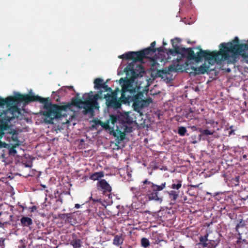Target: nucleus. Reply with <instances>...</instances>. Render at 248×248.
I'll return each instance as SVG.
<instances>
[{
	"mask_svg": "<svg viewBox=\"0 0 248 248\" xmlns=\"http://www.w3.org/2000/svg\"><path fill=\"white\" fill-rule=\"evenodd\" d=\"M181 39L178 38H175L174 39H171V42L173 49H169L167 50L168 54L175 56L176 54H180L183 58H186L188 60H193L196 62H200L202 58L207 61H213L217 64L220 63V49L219 51H210L208 50H203L200 46L197 47L200 50L196 55L195 54L192 48L180 47L177 46Z\"/></svg>",
	"mask_w": 248,
	"mask_h": 248,
	"instance_id": "1",
	"label": "nucleus"
},
{
	"mask_svg": "<svg viewBox=\"0 0 248 248\" xmlns=\"http://www.w3.org/2000/svg\"><path fill=\"white\" fill-rule=\"evenodd\" d=\"M123 81L121 91V99H124V104H129L132 103V106L135 110L147 107L152 103L151 97L144 99V93L140 92L138 93L137 89L134 87L132 82L129 80H125L123 78L120 82Z\"/></svg>",
	"mask_w": 248,
	"mask_h": 248,
	"instance_id": "2",
	"label": "nucleus"
},
{
	"mask_svg": "<svg viewBox=\"0 0 248 248\" xmlns=\"http://www.w3.org/2000/svg\"><path fill=\"white\" fill-rule=\"evenodd\" d=\"M239 38L235 37L231 42L220 44V63L224 61L235 62L239 55L248 58V53L245 51L248 49V39L247 44H239Z\"/></svg>",
	"mask_w": 248,
	"mask_h": 248,
	"instance_id": "3",
	"label": "nucleus"
},
{
	"mask_svg": "<svg viewBox=\"0 0 248 248\" xmlns=\"http://www.w3.org/2000/svg\"><path fill=\"white\" fill-rule=\"evenodd\" d=\"M34 101H38L43 104L44 110L42 111V119L46 124H53L54 119L61 118L62 111L65 110L67 107L66 106L52 104L48 98H42L32 93V102Z\"/></svg>",
	"mask_w": 248,
	"mask_h": 248,
	"instance_id": "4",
	"label": "nucleus"
},
{
	"mask_svg": "<svg viewBox=\"0 0 248 248\" xmlns=\"http://www.w3.org/2000/svg\"><path fill=\"white\" fill-rule=\"evenodd\" d=\"M166 186V182L158 185L146 179L141 182L140 190L141 194L145 196L149 201L161 202L163 201V197L160 195L159 192Z\"/></svg>",
	"mask_w": 248,
	"mask_h": 248,
	"instance_id": "5",
	"label": "nucleus"
},
{
	"mask_svg": "<svg viewBox=\"0 0 248 248\" xmlns=\"http://www.w3.org/2000/svg\"><path fill=\"white\" fill-rule=\"evenodd\" d=\"M72 104L79 108H83L82 112L84 114L93 113L94 108H97L96 106L90 102L87 99L83 101L82 99L76 98L72 100Z\"/></svg>",
	"mask_w": 248,
	"mask_h": 248,
	"instance_id": "6",
	"label": "nucleus"
},
{
	"mask_svg": "<svg viewBox=\"0 0 248 248\" xmlns=\"http://www.w3.org/2000/svg\"><path fill=\"white\" fill-rule=\"evenodd\" d=\"M182 186V181L175 180L172 181V184L169 186V187L172 190L168 191L169 198L171 201L175 202L178 198L180 194V189Z\"/></svg>",
	"mask_w": 248,
	"mask_h": 248,
	"instance_id": "7",
	"label": "nucleus"
},
{
	"mask_svg": "<svg viewBox=\"0 0 248 248\" xmlns=\"http://www.w3.org/2000/svg\"><path fill=\"white\" fill-rule=\"evenodd\" d=\"M106 99V104L108 108L118 109L121 108L122 104H124V99H119L110 96L109 93L103 94V97Z\"/></svg>",
	"mask_w": 248,
	"mask_h": 248,
	"instance_id": "8",
	"label": "nucleus"
},
{
	"mask_svg": "<svg viewBox=\"0 0 248 248\" xmlns=\"http://www.w3.org/2000/svg\"><path fill=\"white\" fill-rule=\"evenodd\" d=\"M124 72L126 75L131 74V78L135 79L138 78L139 76L141 77V74L145 72L143 67L141 65L139 64L137 65L135 69L134 68V64L132 63H129L126 67L124 69Z\"/></svg>",
	"mask_w": 248,
	"mask_h": 248,
	"instance_id": "9",
	"label": "nucleus"
},
{
	"mask_svg": "<svg viewBox=\"0 0 248 248\" xmlns=\"http://www.w3.org/2000/svg\"><path fill=\"white\" fill-rule=\"evenodd\" d=\"M118 57L125 60H133L134 62H141L143 61V59L145 58L144 54L142 53L141 50L136 52H128L119 56Z\"/></svg>",
	"mask_w": 248,
	"mask_h": 248,
	"instance_id": "10",
	"label": "nucleus"
},
{
	"mask_svg": "<svg viewBox=\"0 0 248 248\" xmlns=\"http://www.w3.org/2000/svg\"><path fill=\"white\" fill-rule=\"evenodd\" d=\"M208 236L209 233L207 232L203 236H200L198 245L203 248H215L217 245L218 242L215 240H209Z\"/></svg>",
	"mask_w": 248,
	"mask_h": 248,
	"instance_id": "11",
	"label": "nucleus"
},
{
	"mask_svg": "<svg viewBox=\"0 0 248 248\" xmlns=\"http://www.w3.org/2000/svg\"><path fill=\"white\" fill-rule=\"evenodd\" d=\"M109 121V124L111 123L112 125V127H114L115 124H117V123L120 124V125H122L124 127H126V124L125 122L119 116L117 115L110 114L109 115V119L108 120ZM117 125H116L117 126Z\"/></svg>",
	"mask_w": 248,
	"mask_h": 248,
	"instance_id": "12",
	"label": "nucleus"
},
{
	"mask_svg": "<svg viewBox=\"0 0 248 248\" xmlns=\"http://www.w3.org/2000/svg\"><path fill=\"white\" fill-rule=\"evenodd\" d=\"M103 97V91H99L97 93L94 95H89L87 99L90 102L92 103L93 105L99 108L97 100L99 99H102Z\"/></svg>",
	"mask_w": 248,
	"mask_h": 248,
	"instance_id": "13",
	"label": "nucleus"
},
{
	"mask_svg": "<svg viewBox=\"0 0 248 248\" xmlns=\"http://www.w3.org/2000/svg\"><path fill=\"white\" fill-rule=\"evenodd\" d=\"M98 186L103 190L104 194L109 193L111 191V187L105 179H102L99 181Z\"/></svg>",
	"mask_w": 248,
	"mask_h": 248,
	"instance_id": "14",
	"label": "nucleus"
},
{
	"mask_svg": "<svg viewBox=\"0 0 248 248\" xmlns=\"http://www.w3.org/2000/svg\"><path fill=\"white\" fill-rule=\"evenodd\" d=\"M98 124L105 130H108L110 135H113L114 137L117 136L116 132L113 129V127H110L109 126V121L107 120L105 123L101 121V122H98Z\"/></svg>",
	"mask_w": 248,
	"mask_h": 248,
	"instance_id": "15",
	"label": "nucleus"
},
{
	"mask_svg": "<svg viewBox=\"0 0 248 248\" xmlns=\"http://www.w3.org/2000/svg\"><path fill=\"white\" fill-rule=\"evenodd\" d=\"M9 127L8 128V130L5 131V134L9 133V134L11 135V138L12 140L14 142V147H15L16 146H18L20 144L19 140L18 139V133L16 130H13L11 132H9Z\"/></svg>",
	"mask_w": 248,
	"mask_h": 248,
	"instance_id": "16",
	"label": "nucleus"
},
{
	"mask_svg": "<svg viewBox=\"0 0 248 248\" xmlns=\"http://www.w3.org/2000/svg\"><path fill=\"white\" fill-rule=\"evenodd\" d=\"M209 68V66L203 64L199 67H193L192 69L194 71L196 75H201L207 72Z\"/></svg>",
	"mask_w": 248,
	"mask_h": 248,
	"instance_id": "17",
	"label": "nucleus"
},
{
	"mask_svg": "<svg viewBox=\"0 0 248 248\" xmlns=\"http://www.w3.org/2000/svg\"><path fill=\"white\" fill-rule=\"evenodd\" d=\"M116 132L117 134V137L116 140L118 144H120L121 141H123L125 137V134L124 132H122L121 130L119 129V126H116Z\"/></svg>",
	"mask_w": 248,
	"mask_h": 248,
	"instance_id": "18",
	"label": "nucleus"
},
{
	"mask_svg": "<svg viewBox=\"0 0 248 248\" xmlns=\"http://www.w3.org/2000/svg\"><path fill=\"white\" fill-rule=\"evenodd\" d=\"M105 82L100 78H96L94 80V88L97 90H100Z\"/></svg>",
	"mask_w": 248,
	"mask_h": 248,
	"instance_id": "19",
	"label": "nucleus"
},
{
	"mask_svg": "<svg viewBox=\"0 0 248 248\" xmlns=\"http://www.w3.org/2000/svg\"><path fill=\"white\" fill-rule=\"evenodd\" d=\"M104 173L103 171L96 172L90 175V178L93 180H98L100 178L103 177Z\"/></svg>",
	"mask_w": 248,
	"mask_h": 248,
	"instance_id": "20",
	"label": "nucleus"
},
{
	"mask_svg": "<svg viewBox=\"0 0 248 248\" xmlns=\"http://www.w3.org/2000/svg\"><path fill=\"white\" fill-rule=\"evenodd\" d=\"M141 51L142 53L144 54L145 58H148L149 55H152L155 52V48H151V47H148Z\"/></svg>",
	"mask_w": 248,
	"mask_h": 248,
	"instance_id": "21",
	"label": "nucleus"
},
{
	"mask_svg": "<svg viewBox=\"0 0 248 248\" xmlns=\"http://www.w3.org/2000/svg\"><path fill=\"white\" fill-rule=\"evenodd\" d=\"M81 240L77 238H74L70 242V244L73 246L74 248H79L81 246Z\"/></svg>",
	"mask_w": 248,
	"mask_h": 248,
	"instance_id": "22",
	"label": "nucleus"
},
{
	"mask_svg": "<svg viewBox=\"0 0 248 248\" xmlns=\"http://www.w3.org/2000/svg\"><path fill=\"white\" fill-rule=\"evenodd\" d=\"M20 221L21 225L23 226H30L31 225V218L28 217H22Z\"/></svg>",
	"mask_w": 248,
	"mask_h": 248,
	"instance_id": "23",
	"label": "nucleus"
},
{
	"mask_svg": "<svg viewBox=\"0 0 248 248\" xmlns=\"http://www.w3.org/2000/svg\"><path fill=\"white\" fill-rule=\"evenodd\" d=\"M123 243V239L120 235H116L114 236L113 244L117 246H120Z\"/></svg>",
	"mask_w": 248,
	"mask_h": 248,
	"instance_id": "24",
	"label": "nucleus"
},
{
	"mask_svg": "<svg viewBox=\"0 0 248 248\" xmlns=\"http://www.w3.org/2000/svg\"><path fill=\"white\" fill-rule=\"evenodd\" d=\"M199 131L201 133V135H200V136L202 135H212L215 132L214 130L202 129L201 128L199 129Z\"/></svg>",
	"mask_w": 248,
	"mask_h": 248,
	"instance_id": "25",
	"label": "nucleus"
},
{
	"mask_svg": "<svg viewBox=\"0 0 248 248\" xmlns=\"http://www.w3.org/2000/svg\"><path fill=\"white\" fill-rule=\"evenodd\" d=\"M239 179L240 176H235L234 178H232L230 181L231 186H237L239 185Z\"/></svg>",
	"mask_w": 248,
	"mask_h": 248,
	"instance_id": "26",
	"label": "nucleus"
},
{
	"mask_svg": "<svg viewBox=\"0 0 248 248\" xmlns=\"http://www.w3.org/2000/svg\"><path fill=\"white\" fill-rule=\"evenodd\" d=\"M71 213H67V214H60L59 215V218L61 219L64 221L65 222H67L68 218L71 219Z\"/></svg>",
	"mask_w": 248,
	"mask_h": 248,
	"instance_id": "27",
	"label": "nucleus"
},
{
	"mask_svg": "<svg viewBox=\"0 0 248 248\" xmlns=\"http://www.w3.org/2000/svg\"><path fill=\"white\" fill-rule=\"evenodd\" d=\"M141 245L144 248H146L150 246V242L149 240L145 237L142 238L141 239Z\"/></svg>",
	"mask_w": 248,
	"mask_h": 248,
	"instance_id": "28",
	"label": "nucleus"
},
{
	"mask_svg": "<svg viewBox=\"0 0 248 248\" xmlns=\"http://www.w3.org/2000/svg\"><path fill=\"white\" fill-rule=\"evenodd\" d=\"M187 132L186 128L184 126H180L178 127V134L180 136H184L186 135Z\"/></svg>",
	"mask_w": 248,
	"mask_h": 248,
	"instance_id": "29",
	"label": "nucleus"
},
{
	"mask_svg": "<svg viewBox=\"0 0 248 248\" xmlns=\"http://www.w3.org/2000/svg\"><path fill=\"white\" fill-rule=\"evenodd\" d=\"M101 89H102V90H100L99 91H103V93L107 92V93H109V92L112 91V89L107 85V82L103 84Z\"/></svg>",
	"mask_w": 248,
	"mask_h": 248,
	"instance_id": "30",
	"label": "nucleus"
},
{
	"mask_svg": "<svg viewBox=\"0 0 248 248\" xmlns=\"http://www.w3.org/2000/svg\"><path fill=\"white\" fill-rule=\"evenodd\" d=\"M41 174V171H38L36 170H35L32 169V178L34 177L37 180L38 178H39Z\"/></svg>",
	"mask_w": 248,
	"mask_h": 248,
	"instance_id": "31",
	"label": "nucleus"
},
{
	"mask_svg": "<svg viewBox=\"0 0 248 248\" xmlns=\"http://www.w3.org/2000/svg\"><path fill=\"white\" fill-rule=\"evenodd\" d=\"M205 123L206 124H210L213 128L217 127L218 125V123L217 122H215L214 120H206Z\"/></svg>",
	"mask_w": 248,
	"mask_h": 248,
	"instance_id": "32",
	"label": "nucleus"
},
{
	"mask_svg": "<svg viewBox=\"0 0 248 248\" xmlns=\"http://www.w3.org/2000/svg\"><path fill=\"white\" fill-rule=\"evenodd\" d=\"M119 90L118 88H117L114 91L112 90L111 92H109V95L110 96H113L114 97H116V98H117V94H118V92H119Z\"/></svg>",
	"mask_w": 248,
	"mask_h": 248,
	"instance_id": "33",
	"label": "nucleus"
},
{
	"mask_svg": "<svg viewBox=\"0 0 248 248\" xmlns=\"http://www.w3.org/2000/svg\"><path fill=\"white\" fill-rule=\"evenodd\" d=\"M71 219L68 218V220H67V223H70L71 225H74V224L76 223V220L73 217V216L72 214H71V217H70Z\"/></svg>",
	"mask_w": 248,
	"mask_h": 248,
	"instance_id": "34",
	"label": "nucleus"
},
{
	"mask_svg": "<svg viewBox=\"0 0 248 248\" xmlns=\"http://www.w3.org/2000/svg\"><path fill=\"white\" fill-rule=\"evenodd\" d=\"M155 49V52L158 51V52H165L164 50L166 49L165 48H164L162 46L157 47Z\"/></svg>",
	"mask_w": 248,
	"mask_h": 248,
	"instance_id": "35",
	"label": "nucleus"
},
{
	"mask_svg": "<svg viewBox=\"0 0 248 248\" xmlns=\"http://www.w3.org/2000/svg\"><path fill=\"white\" fill-rule=\"evenodd\" d=\"M98 122H101L100 120H93V124L92 125V127L94 128V127H95L96 125H99V124H98Z\"/></svg>",
	"mask_w": 248,
	"mask_h": 248,
	"instance_id": "36",
	"label": "nucleus"
},
{
	"mask_svg": "<svg viewBox=\"0 0 248 248\" xmlns=\"http://www.w3.org/2000/svg\"><path fill=\"white\" fill-rule=\"evenodd\" d=\"M4 239H2L0 240V248H4Z\"/></svg>",
	"mask_w": 248,
	"mask_h": 248,
	"instance_id": "37",
	"label": "nucleus"
},
{
	"mask_svg": "<svg viewBox=\"0 0 248 248\" xmlns=\"http://www.w3.org/2000/svg\"><path fill=\"white\" fill-rule=\"evenodd\" d=\"M156 45V42L155 41H154L151 44V46H149L150 47H151V48H155V46Z\"/></svg>",
	"mask_w": 248,
	"mask_h": 248,
	"instance_id": "38",
	"label": "nucleus"
},
{
	"mask_svg": "<svg viewBox=\"0 0 248 248\" xmlns=\"http://www.w3.org/2000/svg\"><path fill=\"white\" fill-rule=\"evenodd\" d=\"M241 222H240V223L238 224L236 226V228H235V229H236V231L237 232H238V229L239 227H240L241 226H242V225H241Z\"/></svg>",
	"mask_w": 248,
	"mask_h": 248,
	"instance_id": "39",
	"label": "nucleus"
},
{
	"mask_svg": "<svg viewBox=\"0 0 248 248\" xmlns=\"http://www.w3.org/2000/svg\"><path fill=\"white\" fill-rule=\"evenodd\" d=\"M91 200H92L93 202H100V200L97 199L93 198L92 197H91Z\"/></svg>",
	"mask_w": 248,
	"mask_h": 248,
	"instance_id": "40",
	"label": "nucleus"
},
{
	"mask_svg": "<svg viewBox=\"0 0 248 248\" xmlns=\"http://www.w3.org/2000/svg\"><path fill=\"white\" fill-rule=\"evenodd\" d=\"M37 206L33 205L32 206V212H34L37 210Z\"/></svg>",
	"mask_w": 248,
	"mask_h": 248,
	"instance_id": "41",
	"label": "nucleus"
},
{
	"mask_svg": "<svg viewBox=\"0 0 248 248\" xmlns=\"http://www.w3.org/2000/svg\"><path fill=\"white\" fill-rule=\"evenodd\" d=\"M191 128L193 130H199V128H197L196 126H195V125L192 126L191 127Z\"/></svg>",
	"mask_w": 248,
	"mask_h": 248,
	"instance_id": "42",
	"label": "nucleus"
},
{
	"mask_svg": "<svg viewBox=\"0 0 248 248\" xmlns=\"http://www.w3.org/2000/svg\"><path fill=\"white\" fill-rule=\"evenodd\" d=\"M193 112V111L191 110V109L190 108V111H189V112L187 114V117H188L189 116L190 117H191V116L190 115V113H192Z\"/></svg>",
	"mask_w": 248,
	"mask_h": 248,
	"instance_id": "43",
	"label": "nucleus"
},
{
	"mask_svg": "<svg viewBox=\"0 0 248 248\" xmlns=\"http://www.w3.org/2000/svg\"><path fill=\"white\" fill-rule=\"evenodd\" d=\"M10 152V153H16V151L14 149V148H11Z\"/></svg>",
	"mask_w": 248,
	"mask_h": 248,
	"instance_id": "44",
	"label": "nucleus"
},
{
	"mask_svg": "<svg viewBox=\"0 0 248 248\" xmlns=\"http://www.w3.org/2000/svg\"><path fill=\"white\" fill-rule=\"evenodd\" d=\"M80 207V205L78 203L76 204L75 205V207L77 209L79 208Z\"/></svg>",
	"mask_w": 248,
	"mask_h": 248,
	"instance_id": "45",
	"label": "nucleus"
},
{
	"mask_svg": "<svg viewBox=\"0 0 248 248\" xmlns=\"http://www.w3.org/2000/svg\"><path fill=\"white\" fill-rule=\"evenodd\" d=\"M199 186V185H190V187H195V188H197V187H198Z\"/></svg>",
	"mask_w": 248,
	"mask_h": 248,
	"instance_id": "46",
	"label": "nucleus"
},
{
	"mask_svg": "<svg viewBox=\"0 0 248 248\" xmlns=\"http://www.w3.org/2000/svg\"><path fill=\"white\" fill-rule=\"evenodd\" d=\"M234 134V130H232L231 131H230L229 132V135H231L232 134Z\"/></svg>",
	"mask_w": 248,
	"mask_h": 248,
	"instance_id": "47",
	"label": "nucleus"
},
{
	"mask_svg": "<svg viewBox=\"0 0 248 248\" xmlns=\"http://www.w3.org/2000/svg\"><path fill=\"white\" fill-rule=\"evenodd\" d=\"M20 206H21V207L23 209H25V208H27V207L26 206V205H25V204H24V205H20Z\"/></svg>",
	"mask_w": 248,
	"mask_h": 248,
	"instance_id": "48",
	"label": "nucleus"
},
{
	"mask_svg": "<svg viewBox=\"0 0 248 248\" xmlns=\"http://www.w3.org/2000/svg\"><path fill=\"white\" fill-rule=\"evenodd\" d=\"M247 156L246 155H243V158H244V159H247Z\"/></svg>",
	"mask_w": 248,
	"mask_h": 248,
	"instance_id": "49",
	"label": "nucleus"
},
{
	"mask_svg": "<svg viewBox=\"0 0 248 248\" xmlns=\"http://www.w3.org/2000/svg\"><path fill=\"white\" fill-rule=\"evenodd\" d=\"M167 45V43L165 42L164 41L163 42V46H165Z\"/></svg>",
	"mask_w": 248,
	"mask_h": 248,
	"instance_id": "50",
	"label": "nucleus"
},
{
	"mask_svg": "<svg viewBox=\"0 0 248 248\" xmlns=\"http://www.w3.org/2000/svg\"><path fill=\"white\" fill-rule=\"evenodd\" d=\"M68 88L69 89H73V86H68Z\"/></svg>",
	"mask_w": 248,
	"mask_h": 248,
	"instance_id": "51",
	"label": "nucleus"
},
{
	"mask_svg": "<svg viewBox=\"0 0 248 248\" xmlns=\"http://www.w3.org/2000/svg\"><path fill=\"white\" fill-rule=\"evenodd\" d=\"M2 223L0 222V227H2Z\"/></svg>",
	"mask_w": 248,
	"mask_h": 248,
	"instance_id": "52",
	"label": "nucleus"
},
{
	"mask_svg": "<svg viewBox=\"0 0 248 248\" xmlns=\"http://www.w3.org/2000/svg\"><path fill=\"white\" fill-rule=\"evenodd\" d=\"M74 236L75 237V238H77L76 235L75 234H74V236H73V238H74Z\"/></svg>",
	"mask_w": 248,
	"mask_h": 248,
	"instance_id": "53",
	"label": "nucleus"
},
{
	"mask_svg": "<svg viewBox=\"0 0 248 248\" xmlns=\"http://www.w3.org/2000/svg\"><path fill=\"white\" fill-rule=\"evenodd\" d=\"M1 215V213H0V215Z\"/></svg>",
	"mask_w": 248,
	"mask_h": 248,
	"instance_id": "54",
	"label": "nucleus"
}]
</instances>
